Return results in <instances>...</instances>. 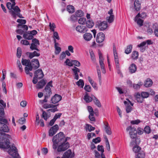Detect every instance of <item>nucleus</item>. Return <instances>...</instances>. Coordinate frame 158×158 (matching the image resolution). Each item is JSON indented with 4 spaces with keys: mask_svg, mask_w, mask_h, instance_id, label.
Returning a JSON list of instances; mask_svg holds the SVG:
<instances>
[{
    "mask_svg": "<svg viewBox=\"0 0 158 158\" xmlns=\"http://www.w3.org/2000/svg\"><path fill=\"white\" fill-rule=\"evenodd\" d=\"M115 62L116 64L117 69V72L118 74H122L121 72L120 71L119 68H120V64H119V60H118V62H117L116 61H115Z\"/></svg>",
    "mask_w": 158,
    "mask_h": 158,
    "instance_id": "nucleus-43",
    "label": "nucleus"
},
{
    "mask_svg": "<svg viewBox=\"0 0 158 158\" xmlns=\"http://www.w3.org/2000/svg\"><path fill=\"white\" fill-rule=\"evenodd\" d=\"M40 66V64L38 60L36 59H33L31 60V63L25 68V72L26 73H28L33 69L35 70L39 68Z\"/></svg>",
    "mask_w": 158,
    "mask_h": 158,
    "instance_id": "nucleus-2",
    "label": "nucleus"
},
{
    "mask_svg": "<svg viewBox=\"0 0 158 158\" xmlns=\"http://www.w3.org/2000/svg\"><path fill=\"white\" fill-rule=\"evenodd\" d=\"M108 123H107L105 126V130L106 132L108 135H110L111 134V131L110 128L108 126Z\"/></svg>",
    "mask_w": 158,
    "mask_h": 158,
    "instance_id": "nucleus-38",
    "label": "nucleus"
},
{
    "mask_svg": "<svg viewBox=\"0 0 158 158\" xmlns=\"http://www.w3.org/2000/svg\"><path fill=\"white\" fill-rule=\"evenodd\" d=\"M71 150L69 149L64 154L61 158H72L73 156Z\"/></svg>",
    "mask_w": 158,
    "mask_h": 158,
    "instance_id": "nucleus-16",
    "label": "nucleus"
},
{
    "mask_svg": "<svg viewBox=\"0 0 158 158\" xmlns=\"http://www.w3.org/2000/svg\"><path fill=\"white\" fill-rule=\"evenodd\" d=\"M141 148L139 146L136 145L133 148V151L135 153L138 152Z\"/></svg>",
    "mask_w": 158,
    "mask_h": 158,
    "instance_id": "nucleus-50",
    "label": "nucleus"
},
{
    "mask_svg": "<svg viewBox=\"0 0 158 158\" xmlns=\"http://www.w3.org/2000/svg\"><path fill=\"white\" fill-rule=\"evenodd\" d=\"M59 127L58 125L56 124L52 127L48 131V135L50 137L53 136L59 130Z\"/></svg>",
    "mask_w": 158,
    "mask_h": 158,
    "instance_id": "nucleus-9",
    "label": "nucleus"
},
{
    "mask_svg": "<svg viewBox=\"0 0 158 158\" xmlns=\"http://www.w3.org/2000/svg\"><path fill=\"white\" fill-rule=\"evenodd\" d=\"M135 97L136 100L138 102L142 103L143 102V99L139 93H138L136 94Z\"/></svg>",
    "mask_w": 158,
    "mask_h": 158,
    "instance_id": "nucleus-21",
    "label": "nucleus"
},
{
    "mask_svg": "<svg viewBox=\"0 0 158 158\" xmlns=\"http://www.w3.org/2000/svg\"><path fill=\"white\" fill-rule=\"evenodd\" d=\"M105 38V35L102 32H99L97 34L96 40L97 43H101L103 42Z\"/></svg>",
    "mask_w": 158,
    "mask_h": 158,
    "instance_id": "nucleus-11",
    "label": "nucleus"
},
{
    "mask_svg": "<svg viewBox=\"0 0 158 158\" xmlns=\"http://www.w3.org/2000/svg\"><path fill=\"white\" fill-rule=\"evenodd\" d=\"M67 10L69 13H73L75 11V8L72 5H69L67 6Z\"/></svg>",
    "mask_w": 158,
    "mask_h": 158,
    "instance_id": "nucleus-34",
    "label": "nucleus"
},
{
    "mask_svg": "<svg viewBox=\"0 0 158 158\" xmlns=\"http://www.w3.org/2000/svg\"><path fill=\"white\" fill-rule=\"evenodd\" d=\"M99 64L101 66V69H102V72L103 73H106V70L104 67V64L103 62V60H99Z\"/></svg>",
    "mask_w": 158,
    "mask_h": 158,
    "instance_id": "nucleus-39",
    "label": "nucleus"
},
{
    "mask_svg": "<svg viewBox=\"0 0 158 158\" xmlns=\"http://www.w3.org/2000/svg\"><path fill=\"white\" fill-rule=\"evenodd\" d=\"M92 37L91 34L89 33H86L83 35L84 39L86 41H89L90 40Z\"/></svg>",
    "mask_w": 158,
    "mask_h": 158,
    "instance_id": "nucleus-25",
    "label": "nucleus"
},
{
    "mask_svg": "<svg viewBox=\"0 0 158 158\" xmlns=\"http://www.w3.org/2000/svg\"><path fill=\"white\" fill-rule=\"evenodd\" d=\"M94 25V23L92 21L89 19L86 22V26L89 28H92Z\"/></svg>",
    "mask_w": 158,
    "mask_h": 158,
    "instance_id": "nucleus-36",
    "label": "nucleus"
},
{
    "mask_svg": "<svg viewBox=\"0 0 158 158\" xmlns=\"http://www.w3.org/2000/svg\"><path fill=\"white\" fill-rule=\"evenodd\" d=\"M145 132L147 134H149L151 132V130L149 126H146L144 128Z\"/></svg>",
    "mask_w": 158,
    "mask_h": 158,
    "instance_id": "nucleus-58",
    "label": "nucleus"
},
{
    "mask_svg": "<svg viewBox=\"0 0 158 158\" xmlns=\"http://www.w3.org/2000/svg\"><path fill=\"white\" fill-rule=\"evenodd\" d=\"M132 49V45L131 44L127 46L126 49L125 51V53L127 54L130 53Z\"/></svg>",
    "mask_w": 158,
    "mask_h": 158,
    "instance_id": "nucleus-35",
    "label": "nucleus"
},
{
    "mask_svg": "<svg viewBox=\"0 0 158 158\" xmlns=\"http://www.w3.org/2000/svg\"><path fill=\"white\" fill-rule=\"evenodd\" d=\"M18 27L22 29H18L16 30V32L18 34L22 35L24 33V30L27 31L28 27L27 25L24 24H19L18 25Z\"/></svg>",
    "mask_w": 158,
    "mask_h": 158,
    "instance_id": "nucleus-8",
    "label": "nucleus"
},
{
    "mask_svg": "<svg viewBox=\"0 0 158 158\" xmlns=\"http://www.w3.org/2000/svg\"><path fill=\"white\" fill-rule=\"evenodd\" d=\"M139 56V52L136 51H134L131 54V58L133 60H136Z\"/></svg>",
    "mask_w": 158,
    "mask_h": 158,
    "instance_id": "nucleus-31",
    "label": "nucleus"
},
{
    "mask_svg": "<svg viewBox=\"0 0 158 158\" xmlns=\"http://www.w3.org/2000/svg\"><path fill=\"white\" fill-rule=\"evenodd\" d=\"M91 59L93 63H95L96 61V58L94 54L93 51H91L89 52Z\"/></svg>",
    "mask_w": 158,
    "mask_h": 158,
    "instance_id": "nucleus-44",
    "label": "nucleus"
},
{
    "mask_svg": "<svg viewBox=\"0 0 158 158\" xmlns=\"http://www.w3.org/2000/svg\"><path fill=\"white\" fill-rule=\"evenodd\" d=\"M32 43L39 46L40 44L39 40L36 38L32 39Z\"/></svg>",
    "mask_w": 158,
    "mask_h": 158,
    "instance_id": "nucleus-59",
    "label": "nucleus"
},
{
    "mask_svg": "<svg viewBox=\"0 0 158 158\" xmlns=\"http://www.w3.org/2000/svg\"><path fill=\"white\" fill-rule=\"evenodd\" d=\"M72 70L74 73V79L78 80L79 79V76L78 73L80 72V69L77 67L74 66V68L72 69Z\"/></svg>",
    "mask_w": 158,
    "mask_h": 158,
    "instance_id": "nucleus-15",
    "label": "nucleus"
},
{
    "mask_svg": "<svg viewBox=\"0 0 158 158\" xmlns=\"http://www.w3.org/2000/svg\"><path fill=\"white\" fill-rule=\"evenodd\" d=\"M146 14L145 12H142L140 14L139 13L136 16L135 18H136L137 17H139L142 18H144L146 17Z\"/></svg>",
    "mask_w": 158,
    "mask_h": 158,
    "instance_id": "nucleus-52",
    "label": "nucleus"
},
{
    "mask_svg": "<svg viewBox=\"0 0 158 158\" xmlns=\"http://www.w3.org/2000/svg\"><path fill=\"white\" fill-rule=\"evenodd\" d=\"M72 62L73 63V64L77 67H79L80 66V63L77 60H72Z\"/></svg>",
    "mask_w": 158,
    "mask_h": 158,
    "instance_id": "nucleus-57",
    "label": "nucleus"
},
{
    "mask_svg": "<svg viewBox=\"0 0 158 158\" xmlns=\"http://www.w3.org/2000/svg\"><path fill=\"white\" fill-rule=\"evenodd\" d=\"M114 15H110V16L107 17V19L108 20V22L109 23H111L112 22L114 21Z\"/></svg>",
    "mask_w": 158,
    "mask_h": 158,
    "instance_id": "nucleus-55",
    "label": "nucleus"
},
{
    "mask_svg": "<svg viewBox=\"0 0 158 158\" xmlns=\"http://www.w3.org/2000/svg\"><path fill=\"white\" fill-rule=\"evenodd\" d=\"M21 62L23 65H25L27 67L31 63V62L30 60L24 59H22Z\"/></svg>",
    "mask_w": 158,
    "mask_h": 158,
    "instance_id": "nucleus-32",
    "label": "nucleus"
},
{
    "mask_svg": "<svg viewBox=\"0 0 158 158\" xmlns=\"http://www.w3.org/2000/svg\"><path fill=\"white\" fill-rule=\"evenodd\" d=\"M62 98L61 95L56 94L51 98V103L54 104H56L60 101L62 99Z\"/></svg>",
    "mask_w": 158,
    "mask_h": 158,
    "instance_id": "nucleus-10",
    "label": "nucleus"
},
{
    "mask_svg": "<svg viewBox=\"0 0 158 158\" xmlns=\"http://www.w3.org/2000/svg\"><path fill=\"white\" fill-rule=\"evenodd\" d=\"M134 5L135 10L137 11H139L140 9V4L138 0H135L134 3Z\"/></svg>",
    "mask_w": 158,
    "mask_h": 158,
    "instance_id": "nucleus-27",
    "label": "nucleus"
},
{
    "mask_svg": "<svg viewBox=\"0 0 158 158\" xmlns=\"http://www.w3.org/2000/svg\"><path fill=\"white\" fill-rule=\"evenodd\" d=\"M54 42L55 43V48L56 49L55 54L57 55L61 51V48L60 47L57 46V45L58 44V43L56 42V40L55 39L54 40Z\"/></svg>",
    "mask_w": 158,
    "mask_h": 158,
    "instance_id": "nucleus-24",
    "label": "nucleus"
},
{
    "mask_svg": "<svg viewBox=\"0 0 158 158\" xmlns=\"http://www.w3.org/2000/svg\"><path fill=\"white\" fill-rule=\"evenodd\" d=\"M7 120L5 118L0 119V131L4 132H8L10 130L9 128L6 125Z\"/></svg>",
    "mask_w": 158,
    "mask_h": 158,
    "instance_id": "nucleus-4",
    "label": "nucleus"
},
{
    "mask_svg": "<svg viewBox=\"0 0 158 158\" xmlns=\"http://www.w3.org/2000/svg\"><path fill=\"white\" fill-rule=\"evenodd\" d=\"M145 157V155L143 153H139L138 154L137 157L135 158H144Z\"/></svg>",
    "mask_w": 158,
    "mask_h": 158,
    "instance_id": "nucleus-64",
    "label": "nucleus"
},
{
    "mask_svg": "<svg viewBox=\"0 0 158 158\" xmlns=\"http://www.w3.org/2000/svg\"><path fill=\"white\" fill-rule=\"evenodd\" d=\"M88 94L86 93L84 96V99L87 103H89L91 102L93 99L94 96L92 98L88 95Z\"/></svg>",
    "mask_w": 158,
    "mask_h": 158,
    "instance_id": "nucleus-26",
    "label": "nucleus"
},
{
    "mask_svg": "<svg viewBox=\"0 0 158 158\" xmlns=\"http://www.w3.org/2000/svg\"><path fill=\"white\" fill-rule=\"evenodd\" d=\"M76 84L78 86H81L82 88L84 85V83L82 79H80L76 83Z\"/></svg>",
    "mask_w": 158,
    "mask_h": 158,
    "instance_id": "nucleus-46",
    "label": "nucleus"
},
{
    "mask_svg": "<svg viewBox=\"0 0 158 158\" xmlns=\"http://www.w3.org/2000/svg\"><path fill=\"white\" fill-rule=\"evenodd\" d=\"M76 30L77 31L81 33H84L87 31L86 27L82 25L77 26L76 28Z\"/></svg>",
    "mask_w": 158,
    "mask_h": 158,
    "instance_id": "nucleus-14",
    "label": "nucleus"
},
{
    "mask_svg": "<svg viewBox=\"0 0 158 158\" xmlns=\"http://www.w3.org/2000/svg\"><path fill=\"white\" fill-rule=\"evenodd\" d=\"M130 72L131 73H134L137 70V67L134 64H132L129 68Z\"/></svg>",
    "mask_w": 158,
    "mask_h": 158,
    "instance_id": "nucleus-20",
    "label": "nucleus"
},
{
    "mask_svg": "<svg viewBox=\"0 0 158 158\" xmlns=\"http://www.w3.org/2000/svg\"><path fill=\"white\" fill-rule=\"evenodd\" d=\"M21 49L20 48H18L17 49V56L18 58H20L21 55Z\"/></svg>",
    "mask_w": 158,
    "mask_h": 158,
    "instance_id": "nucleus-61",
    "label": "nucleus"
},
{
    "mask_svg": "<svg viewBox=\"0 0 158 158\" xmlns=\"http://www.w3.org/2000/svg\"><path fill=\"white\" fill-rule=\"evenodd\" d=\"M89 118L90 120L92 121H94L95 120V118L94 117V111L93 112H89Z\"/></svg>",
    "mask_w": 158,
    "mask_h": 158,
    "instance_id": "nucleus-45",
    "label": "nucleus"
},
{
    "mask_svg": "<svg viewBox=\"0 0 158 158\" xmlns=\"http://www.w3.org/2000/svg\"><path fill=\"white\" fill-rule=\"evenodd\" d=\"M98 26L101 31H104L108 27V24L106 21H103L98 23Z\"/></svg>",
    "mask_w": 158,
    "mask_h": 158,
    "instance_id": "nucleus-13",
    "label": "nucleus"
},
{
    "mask_svg": "<svg viewBox=\"0 0 158 158\" xmlns=\"http://www.w3.org/2000/svg\"><path fill=\"white\" fill-rule=\"evenodd\" d=\"M86 19L85 18H81L78 20V22L80 24H84L86 22Z\"/></svg>",
    "mask_w": 158,
    "mask_h": 158,
    "instance_id": "nucleus-48",
    "label": "nucleus"
},
{
    "mask_svg": "<svg viewBox=\"0 0 158 158\" xmlns=\"http://www.w3.org/2000/svg\"><path fill=\"white\" fill-rule=\"evenodd\" d=\"M20 12H18L16 13L13 10H10V13L12 17L15 19H16V16H17L20 18H23L22 15L20 13Z\"/></svg>",
    "mask_w": 158,
    "mask_h": 158,
    "instance_id": "nucleus-17",
    "label": "nucleus"
},
{
    "mask_svg": "<svg viewBox=\"0 0 158 158\" xmlns=\"http://www.w3.org/2000/svg\"><path fill=\"white\" fill-rule=\"evenodd\" d=\"M11 10H13L15 13H17L19 12H20L21 10L19 7L16 6L13 7Z\"/></svg>",
    "mask_w": 158,
    "mask_h": 158,
    "instance_id": "nucleus-54",
    "label": "nucleus"
},
{
    "mask_svg": "<svg viewBox=\"0 0 158 158\" xmlns=\"http://www.w3.org/2000/svg\"><path fill=\"white\" fill-rule=\"evenodd\" d=\"M137 23L139 27H141L143 25V20L140 19H139L137 21Z\"/></svg>",
    "mask_w": 158,
    "mask_h": 158,
    "instance_id": "nucleus-60",
    "label": "nucleus"
},
{
    "mask_svg": "<svg viewBox=\"0 0 158 158\" xmlns=\"http://www.w3.org/2000/svg\"><path fill=\"white\" fill-rule=\"evenodd\" d=\"M126 130L127 131H129V134L131 139H136L137 135V131L136 128L129 126L127 128Z\"/></svg>",
    "mask_w": 158,
    "mask_h": 158,
    "instance_id": "nucleus-7",
    "label": "nucleus"
},
{
    "mask_svg": "<svg viewBox=\"0 0 158 158\" xmlns=\"http://www.w3.org/2000/svg\"><path fill=\"white\" fill-rule=\"evenodd\" d=\"M34 76L40 79L42 78L44 76V75L42 70L39 69L35 71L34 72Z\"/></svg>",
    "mask_w": 158,
    "mask_h": 158,
    "instance_id": "nucleus-12",
    "label": "nucleus"
},
{
    "mask_svg": "<svg viewBox=\"0 0 158 158\" xmlns=\"http://www.w3.org/2000/svg\"><path fill=\"white\" fill-rule=\"evenodd\" d=\"M84 89L87 92H90L91 90V86L89 85H85L84 87Z\"/></svg>",
    "mask_w": 158,
    "mask_h": 158,
    "instance_id": "nucleus-53",
    "label": "nucleus"
},
{
    "mask_svg": "<svg viewBox=\"0 0 158 158\" xmlns=\"http://www.w3.org/2000/svg\"><path fill=\"white\" fill-rule=\"evenodd\" d=\"M152 80L150 78H147L144 83V86L146 87H150L153 84Z\"/></svg>",
    "mask_w": 158,
    "mask_h": 158,
    "instance_id": "nucleus-19",
    "label": "nucleus"
},
{
    "mask_svg": "<svg viewBox=\"0 0 158 158\" xmlns=\"http://www.w3.org/2000/svg\"><path fill=\"white\" fill-rule=\"evenodd\" d=\"M85 129L86 131H88L89 132H91L92 131H94L95 128L93 127L91 125L86 124L85 127Z\"/></svg>",
    "mask_w": 158,
    "mask_h": 158,
    "instance_id": "nucleus-30",
    "label": "nucleus"
},
{
    "mask_svg": "<svg viewBox=\"0 0 158 158\" xmlns=\"http://www.w3.org/2000/svg\"><path fill=\"white\" fill-rule=\"evenodd\" d=\"M49 26L50 27V30L54 32V29L56 28V25L54 23L52 24L51 22L49 23Z\"/></svg>",
    "mask_w": 158,
    "mask_h": 158,
    "instance_id": "nucleus-49",
    "label": "nucleus"
},
{
    "mask_svg": "<svg viewBox=\"0 0 158 158\" xmlns=\"http://www.w3.org/2000/svg\"><path fill=\"white\" fill-rule=\"evenodd\" d=\"M64 63L70 66H73V63L72 62V60L71 61H70V60L69 59L67 58L66 60L65 61Z\"/></svg>",
    "mask_w": 158,
    "mask_h": 158,
    "instance_id": "nucleus-56",
    "label": "nucleus"
},
{
    "mask_svg": "<svg viewBox=\"0 0 158 158\" xmlns=\"http://www.w3.org/2000/svg\"><path fill=\"white\" fill-rule=\"evenodd\" d=\"M113 51L114 61H116V62H117L118 60V58L115 44H113Z\"/></svg>",
    "mask_w": 158,
    "mask_h": 158,
    "instance_id": "nucleus-22",
    "label": "nucleus"
},
{
    "mask_svg": "<svg viewBox=\"0 0 158 158\" xmlns=\"http://www.w3.org/2000/svg\"><path fill=\"white\" fill-rule=\"evenodd\" d=\"M75 15L77 17H81L84 16V13L82 10H79L76 12Z\"/></svg>",
    "mask_w": 158,
    "mask_h": 158,
    "instance_id": "nucleus-40",
    "label": "nucleus"
},
{
    "mask_svg": "<svg viewBox=\"0 0 158 158\" xmlns=\"http://www.w3.org/2000/svg\"><path fill=\"white\" fill-rule=\"evenodd\" d=\"M46 83V81L44 79H42L39 81L36 85L37 88L40 89H42L45 85Z\"/></svg>",
    "mask_w": 158,
    "mask_h": 158,
    "instance_id": "nucleus-18",
    "label": "nucleus"
},
{
    "mask_svg": "<svg viewBox=\"0 0 158 158\" xmlns=\"http://www.w3.org/2000/svg\"><path fill=\"white\" fill-rule=\"evenodd\" d=\"M38 46L35 44L33 43H31V46L30 47V48L32 50H35L37 51H39L40 50L37 48V46Z\"/></svg>",
    "mask_w": 158,
    "mask_h": 158,
    "instance_id": "nucleus-42",
    "label": "nucleus"
},
{
    "mask_svg": "<svg viewBox=\"0 0 158 158\" xmlns=\"http://www.w3.org/2000/svg\"><path fill=\"white\" fill-rule=\"evenodd\" d=\"M44 98L40 102L42 103L46 102L48 101L47 99L49 98L52 94L51 89L50 88H45L44 90Z\"/></svg>",
    "mask_w": 158,
    "mask_h": 158,
    "instance_id": "nucleus-6",
    "label": "nucleus"
},
{
    "mask_svg": "<svg viewBox=\"0 0 158 158\" xmlns=\"http://www.w3.org/2000/svg\"><path fill=\"white\" fill-rule=\"evenodd\" d=\"M97 68V72L98 77L100 85H101L102 84L101 76V72L100 70L99 69V67L98 66H96Z\"/></svg>",
    "mask_w": 158,
    "mask_h": 158,
    "instance_id": "nucleus-37",
    "label": "nucleus"
},
{
    "mask_svg": "<svg viewBox=\"0 0 158 158\" xmlns=\"http://www.w3.org/2000/svg\"><path fill=\"white\" fill-rule=\"evenodd\" d=\"M70 139V138L67 137L65 139V140L63 141L60 145H59L57 148V151L59 152L64 151L67 150L69 147V143L67 142V140Z\"/></svg>",
    "mask_w": 158,
    "mask_h": 158,
    "instance_id": "nucleus-5",
    "label": "nucleus"
},
{
    "mask_svg": "<svg viewBox=\"0 0 158 158\" xmlns=\"http://www.w3.org/2000/svg\"><path fill=\"white\" fill-rule=\"evenodd\" d=\"M93 101L95 104L99 107H101V105L99 100L94 96V98Z\"/></svg>",
    "mask_w": 158,
    "mask_h": 158,
    "instance_id": "nucleus-33",
    "label": "nucleus"
},
{
    "mask_svg": "<svg viewBox=\"0 0 158 158\" xmlns=\"http://www.w3.org/2000/svg\"><path fill=\"white\" fill-rule=\"evenodd\" d=\"M64 135L62 132H60L55 136H53L52 141L53 143L58 144L59 143H62L65 140Z\"/></svg>",
    "mask_w": 158,
    "mask_h": 158,
    "instance_id": "nucleus-3",
    "label": "nucleus"
},
{
    "mask_svg": "<svg viewBox=\"0 0 158 158\" xmlns=\"http://www.w3.org/2000/svg\"><path fill=\"white\" fill-rule=\"evenodd\" d=\"M77 17L76 15H72L70 18L68 19V20L71 21L72 22H75L76 21L77 19Z\"/></svg>",
    "mask_w": 158,
    "mask_h": 158,
    "instance_id": "nucleus-41",
    "label": "nucleus"
},
{
    "mask_svg": "<svg viewBox=\"0 0 158 158\" xmlns=\"http://www.w3.org/2000/svg\"><path fill=\"white\" fill-rule=\"evenodd\" d=\"M26 121V119L24 118H21L18 121L19 123L21 124H23L25 123Z\"/></svg>",
    "mask_w": 158,
    "mask_h": 158,
    "instance_id": "nucleus-63",
    "label": "nucleus"
},
{
    "mask_svg": "<svg viewBox=\"0 0 158 158\" xmlns=\"http://www.w3.org/2000/svg\"><path fill=\"white\" fill-rule=\"evenodd\" d=\"M10 139L11 136L9 135L2 133L0 135V148L8 149L10 148L8 151L9 154L14 158H20L16 148L14 146L10 148Z\"/></svg>",
    "mask_w": 158,
    "mask_h": 158,
    "instance_id": "nucleus-1",
    "label": "nucleus"
},
{
    "mask_svg": "<svg viewBox=\"0 0 158 158\" xmlns=\"http://www.w3.org/2000/svg\"><path fill=\"white\" fill-rule=\"evenodd\" d=\"M140 95L143 99L148 98L149 95V94L148 92H141Z\"/></svg>",
    "mask_w": 158,
    "mask_h": 158,
    "instance_id": "nucleus-47",
    "label": "nucleus"
},
{
    "mask_svg": "<svg viewBox=\"0 0 158 158\" xmlns=\"http://www.w3.org/2000/svg\"><path fill=\"white\" fill-rule=\"evenodd\" d=\"M105 139L106 147V148L107 150L108 151H110V147L108 140L106 137L105 138Z\"/></svg>",
    "mask_w": 158,
    "mask_h": 158,
    "instance_id": "nucleus-51",
    "label": "nucleus"
},
{
    "mask_svg": "<svg viewBox=\"0 0 158 158\" xmlns=\"http://www.w3.org/2000/svg\"><path fill=\"white\" fill-rule=\"evenodd\" d=\"M23 37L25 39L28 40H32L34 38V36L30 35V33L28 32V31L24 33L23 35Z\"/></svg>",
    "mask_w": 158,
    "mask_h": 158,
    "instance_id": "nucleus-23",
    "label": "nucleus"
},
{
    "mask_svg": "<svg viewBox=\"0 0 158 158\" xmlns=\"http://www.w3.org/2000/svg\"><path fill=\"white\" fill-rule=\"evenodd\" d=\"M42 117L44 120L47 121L48 119V114L45 111H43Z\"/></svg>",
    "mask_w": 158,
    "mask_h": 158,
    "instance_id": "nucleus-62",
    "label": "nucleus"
},
{
    "mask_svg": "<svg viewBox=\"0 0 158 158\" xmlns=\"http://www.w3.org/2000/svg\"><path fill=\"white\" fill-rule=\"evenodd\" d=\"M153 28L154 29V33L156 36L158 37V26L156 23L153 24Z\"/></svg>",
    "mask_w": 158,
    "mask_h": 158,
    "instance_id": "nucleus-29",
    "label": "nucleus"
},
{
    "mask_svg": "<svg viewBox=\"0 0 158 158\" xmlns=\"http://www.w3.org/2000/svg\"><path fill=\"white\" fill-rule=\"evenodd\" d=\"M143 85V83L142 82H139L137 84H133L132 86L133 88L135 89L138 90L140 89L141 86Z\"/></svg>",
    "mask_w": 158,
    "mask_h": 158,
    "instance_id": "nucleus-28",
    "label": "nucleus"
}]
</instances>
